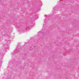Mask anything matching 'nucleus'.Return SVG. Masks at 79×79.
Instances as JSON below:
<instances>
[{"label": "nucleus", "instance_id": "obj_3", "mask_svg": "<svg viewBox=\"0 0 79 79\" xmlns=\"http://www.w3.org/2000/svg\"><path fill=\"white\" fill-rule=\"evenodd\" d=\"M27 44H25V45L23 46V47H27Z\"/></svg>", "mask_w": 79, "mask_h": 79}, {"label": "nucleus", "instance_id": "obj_1", "mask_svg": "<svg viewBox=\"0 0 79 79\" xmlns=\"http://www.w3.org/2000/svg\"><path fill=\"white\" fill-rule=\"evenodd\" d=\"M20 50H21V46H17V49H16L15 50V53L13 54V56L16 55V54L18 53V52H19Z\"/></svg>", "mask_w": 79, "mask_h": 79}, {"label": "nucleus", "instance_id": "obj_4", "mask_svg": "<svg viewBox=\"0 0 79 79\" xmlns=\"http://www.w3.org/2000/svg\"><path fill=\"white\" fill-rule=\"evenodd\" d=\"M43 34H45V33H44H44H43Z\"/></svg>", "mask_w": 79, "mask_h": 79}, {"label": "nucleus", "instance_id": "obj_2", "mask_svg": "<svg viewBox=\"0 0 79 79\" xmlns=\"http://www.w3.org/2000/svg\"><path fill=\"white\" fill-rule=\"evenodd\" d=\"M26 29H25V28L24 27H23L21 29V30L23 32H25V31H26Z\"/></svg>", "mask_w": 79, "mask_h": 79}]
</instances>
